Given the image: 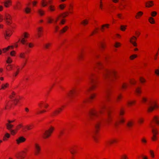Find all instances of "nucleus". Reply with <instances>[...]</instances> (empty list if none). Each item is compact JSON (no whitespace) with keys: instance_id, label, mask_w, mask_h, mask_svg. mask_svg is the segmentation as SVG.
Listing matches in <instances>:
<instances>
[{"instance_id":"obj_11","label":"nucleus","mask_w":159,"mask_h":159,"mask_svg":"<svg viewBox=\"0 0 159 159\" xmlns=\"http://www.w3.org/2000/svg\"><path fill=\"white\" fill-rule=\"evenodd\" d=\"M152 139L153 141H156L157 139V135L158 134L157 130L156 128L152 127Z\"/></svg>"},{"instance_id":"obj_23","label":"nucleus","mask_w":159,"mask_h":159,"mask_svg":"<svg viewBox=\"0 0 159 159\" xmlns=\"http://www.w3.org/2000/svg\"><path fill=\"white\" fill-rule=\"evenodd\" d=\"M4 5L6 7L8 8L11 6L12 1L11 0H6L3 2Z\"/></svg>"},{"instance_id":"obj_50","label":"nucleus","mask_w":159,"mask_h":159,"mask_svg":"<svg viewBox=\"0 0 159 159\" xmlns=\"http://www.w3.org/2000/svg\"><path fill=\"white\" fill-rule=\"evenodd\" d=\"M148 21L151 24H153L155 23L154 19L152 17H150L148 19Z\"/></svg>"},{"instance_id":"obj_64","label":"nucleus","mask_w":159,"mask_h":159,"mask_svg":"<svg viewBox=\"0 0 159 159\" xmlns=\"http://www.w3.org/2000/svg\"><path fill=\"white\" fill-rule=\"evenodd\" d=\"M128 157L127 155L125 154H123L120 157V159H128Z\"/></svg>"},{"instance_id":"obj_36","label":"nucleus","mask_w":159,"mask_h":159,"mask_svg":"<svg viewBox=\"0 0 159 159\" xmlns=\"http://www.w3.org/2000/svg\"><path fill=\"white\" fill-rule=\"evenodd\" d=\"M143 14V12L139 11L138 12L135 16V18L136 19H140Z\"/></svg>"},{"instance_id":"obj_9","label":"nucleus","mask_w":159,"mask_h":159,"mask_svg":"<svg viewBox=\"0 0 159 159\" xmlns=\"http://www.w3.org/2000/svg\"><path fill=\"white\" fill-rule=\"evenodd\" d=\"M41 147L39 144L36 143L34 144V154L35 156L38 155L40 153Z\"/></svg>"},{"instance_id":"obj_28","label":"nucleus","mask_w":159,"mask_h":159,"mask_svg":"<svg viewBox=\"0 0 159 159\" xmlns=\"http://www.w3.org/2000/svg\"><path fill=\"white\" fill-rule=\"evenodd\" d=\"M135 93L136 95H140L142 93V88L141 87H138L135 90Z\"/></svg>"},{"instance_id":"obj_54","label":"nucleus","mask_w":159,"mask_h":159,"mask_svg":"<svg viewBox=\"0 0 159 159\" xmlns=\"http://www.w3.org/2000/svg\"><path fill=\"white\" fill-rule=\"evenodd\" d=\"M129 83L130 84L135 85L136 83V81L134 78L130 79L129 81Z\"/></svg>"},{"instance_id":"obj_22","label":"nucleus","mask_w":159,"mask_h":159,"mask_svg":"<svg viewBox=\"0 0 159 159\" xmlns=\"http://www.w3.org/2000/svg\"><path fill=\"white\" fill-rule=\"evenodd\" d=\"M110 25L109 24H106L101 25L100 28V30L102 32L105 31L106 29H108L109 28Z\"/></svg>"},{"instance_id":"obj_46","label":"nucleus","mask_w":159,"mask_h":159,"mask_svg":"<svg viewBox=\"0 0 159 159\" xmlns=\"http://www.w3.org/2000/svg\"><path fill=\"white\" fill-rule=\"evenodd\" d=\"M121 46V43L119 42L116 41L114 44V46L116 48H119Z\"/></svg>"},{"instance_id":"obj_43","label":"nucleus","mask_w":159,"mask_h":159,"mask_svg":"<svg viewBox=\"0 0 159 159\" xmlns=\"http://www.w3.org/2000/svg\"><path fill=\"white\" fill-rule=\"evenodd\" d=\"M89 21L88 19H85L84 20L81 22L80 24L84 26H85L88 24Z\"/></svg>"},{"instance_id":"obj_42","label":"nucleus","mask_w":159,"mask_h":159,"mask_svg":"<svg viewBox=\"0 0 159 159\" xmlns=\"http://www.w3.org/2000/svg\"><path fill=\"white\" fill-rule=\"evenodd\" d=\"M10 134L8 133H6L3 137V139L4 141H7L8 140V139L10 137Z\"/></svg>"},{"instance_id":"obj_21","label":"nucleus","mask_w":159,"mask_h":159,"mask_svg":"<svg viewBox=\"0 0 159 159\" xmlns=\"http://www.w3.org/2000/svg\"><path fill=\"white\" fill-rule=\"evenodd\" d=\"M13 9L15 10H20L21 9V5L19 1L16 2V4L13 6Z\"/></svg>"},{"instance_id":"obj_35","label":"nucleus","mask_w":159,"mask_h":159,"mask_svg":"<svg viewBox=\"0 0 159 159\" xmlns=\"http://www.w3.org/2000/svg\"><path fill=\"white\" fill-rule=\"evenodd\" d=\"M8 122L6 124V126L7 129L10 130L13 127L14 125L10 123V121H7Z\"/></svg>"},{"instance_id":"obj_1","label":"nucleus","mask_w":159,"mask_h":159,"mask_svg":"<svg viewBox=\"0 0 159 159\" xmlns=\"http://www.w3.org/2000/svg\"><path fill=\"white\" fill-rule=\"evenodd\" d=\"M111 74V80L114 81L118 80L120 77L119 75L115 70L112 69L109 70L106 68L104 70V72L103 73V77L104 80H107L110 78V75Z\"/></svg>"},{"instance_id":"obj_47","label":"nucleus","mask_w":159,"mask_h":159,"mask_svg":"<svg viewBox=\"0 0 159 159\" xmlns=\"http://www.w3.org/2000/svg\"><path fill=\"white\" fill-rule=\"evenodd\" d=\"M69 151L71 154L73 155H74L77 152L75 149L73 147H71L70 148Z\"/></svg>"},{"instance_id":"obj_58","label":"nucleus","mask_w":159,"mask_h":159,"mask_svg":"<svg viewBox=\"0 0 159 159\" xmlns=\"http://www.w3.org/2000/svg\"><path fill=\"white\" fill-rule=\"evenodd\" d=\"M138 57V55L136 54H134L130 55L129 57V59L130 60H133L135 58H137Z\"/></svg>"},{"instance_id":"obj_32","label":"nucleus","mask_w":159,"mask_h":159,"mask_svg":"<svg viewBox=\"0 0 159 159\" xmlns=\"http://www.w3.org/2000/svg\"><path fill=\"white\" fill-rule=\"evenodd\" d=\"M68 29L69 27L68 26H65L59 31L60 34H61L65 33Z\"/></svg>"},{"instance_id":"obj_31","label":"nucleus","mask_w":159,"mask_h":159,"mask_svg":"<svg viewBox=\"0 0 159 159\" xmlns=\"http://www.w3.org/2000/svg\"><path fill=\"white\" fill-rule=\"evenodd\" d=\"M154 2L152 1H149L146 3V6L148 7H150L154 5Z\"/></svg>"},{"instance_id":"obj_33","label":"nucleus","mask_w":159,"mask_h":159,"mask_svg":"<svg viewBox=\"0 0 159 159\" xmlns=\"http://www.w3.org/2000/svg\"><path fill=\"white\" fill-rule=\"evenodd\" d=\"M32 128V126L31 125H28L24 126L23 127V131H25L31 129Z\"/></svg>"},{"instance_id":"obj_60","label":"nucleus","mask_w":159,"mask_h":159,"mask_svg":"<svg viewBox=\"0 0 159 159\" xmlns=\"http://www.w3.org/2000/svg\"><path fill=\"white\" fill-rule=\"evenodd\" d=\"M139 81L142 84H144L146 82V80L143 77H140L139 78Z\"/></svg>"},{"instance_id":"obj_56","label":"nucleus","mask_w":159,"mask_h":159,"mask_svg":"<svg viewBox=\"0 0 159 159\" xmlns=\"http://www.w3.org/2000/svg\"><path fill=\"white\" fill-rule=\"evenodd\" d=\"M47 23H52L53 22L54 19L51 16H48L47 17Z\"/></svg>"},{"instance_id":"obj_12","label":"nucleus","mask_w":159,"mask_h":159,"mask_svg":"<svg viewBox=\"0 0 159 159\" xmlns=\"http://www.w3.org/2000/svg\"><path fill=\"white\" fill-rule=\"evenodd\" d=\"M76 87L72 88L68 92V96L71 98H73L76 93Z\"/></svg>"},{"instance_id":"obj_29","label":"nucleus","mask_w":159,"mask_h":159,"mask_svg":"<svg viewBox=\"0 0 159 159\" xmlns=\"http://www.w3.org/2000/svg\"><path fill=\"white\" fill-rule=\"evenodd\" d=\"M101 124L99 123H97L95 125L94 131L96 133H98L99 131Z\"/></svg>"},{"instance_id":"obj_51","label":"nucleus","mask_w":159,"mask_h":159,"mask_svg":"<svg viewBox=\"0 0 159 159\" xmlns=\"http://www.w3.org/2000/svg\"><path fill=\"white\" fill-rule=\"evenodd\" d=\"M42 5L43 7H45L47 6L48 4V2H47L46 0H42L41 2Z\"/></svg>"},{"instance_id":"obj_59","label":"nucleus","mask_w":159,"mask_h":159,"mask_svg":"<svg viewBox=\"0 0 159 159\" xmlns=\"http://www.w3.org/2000/svg\"><path fill=\"white\" fill-rule=\"evenodd\" d=\"M39 14L41 16H43L45 14V11L42 9H39L38 11Z\"/></svg>"},{"instance_id":"obj_37","label":"nucleus","mask_w":159,"mask_h":159,"mask_svg":"<svg viewBox=\"0 0 159 159\" xmlns=\"http://www.w3.org/2000/svg\"><path fill=\"white\" fill-rule=\"evenodd\" d=\"M9 86V84L8 83H6L5 84H2L1 85L0 90H4L8 87Z\"/></svg>"},{"instance_id":"obj_3","label":"nucleus","mask_w":159,"mask_h":159,"mask_svg":"<svg viewBox=\"0 0 159 159\" xmlns=\"http://www.w3.org/2000/svg\"><path fill=\"white\" fill-rule=\"evenodd\" d=\"M95 74L94 73H91L89 76V82L91 86L87 89L86 92L87 93L96 89L98 87V81L97 79H95Z\"/></svg>"},{"instance_id":"obj_15","label":"nucleus","mask_w":159,"mask_h":159,"mask_svg":"<svg viewBox=\"0 0 159 159\" xmlns=\"http://www.w3.org/2000/svg\"><path fill=\"white\" fill-rule=\"evenodd\" d=\"M69 14V12L68 11L60 14L56 18L55 22L57 23L60 18H65Z\"/></svg>"},{"instance_id":"obj_48","label":"nucleus","mask_w":159,"mask_h":159,"mask_svg":"<svg viewBox=\"0 0 159 159\" xmlns=\"http://www.w3.org/2000/svg\"><path fill=\"white\" fill-rule=\"evenodd\" d=\"M136 102V101L135 100L130 101L128 102L127 105L128 106H132L135 104Z\"/></svg>"},{"instance_id":"obj_44","label":"nucleus","mask_w":159,"mask_h":159,"mask_svg":"<svg viewBox=\"0 0 159 159\" xmlns=\"http://www.w3.org/2000/svg\"><path fill=\"white\" fill-rule=\"evenodd\" d=\"M20 71V68H18L17 69L16 71L13 73V76L14 78H16L17 76L19 74Z\"/></svg>"},{"instance_id":"obj_10","label":"nucleus","mask_w":159,"mask_h":159,"mask_svg":"<svg viewBox=\"0 0 159 159\" xmlns=\"http://www.w3.org/2000/svg\"><path fill=\"white\" fill-rule=\"evenodd\" d=\"M38 106L39 108L41 109H47L48 108H52L51 107L49 108V104L45 102L44 101H41L39 102L38 104Z\"/></svg>"},{"instance_id":"obj_13","label":"nucleus","mask_w":159,"mask_h":159,"mask_svg":"<svg viewBox=\"0 0 159 159\" xmlns=\"http://www.w3.org/2000/svg\"><path fill=\"white\" fill-rule=\"evenodd\" d=\"M25 152L24 151L18 152L16 153L15 156L18 159H23L25 156L23 155V153Z\"/></svg>"},{"instance_id":"obj_27","label":"nucleus","mask_w":159,"mask_h":159,"mask_svg":"<svg viewBox=\"0 0 159 159\" xmlns=\"http://www.w3.org/2000/svg\"><path fill=\"white\" fill-rule=\"evenodd\" d=\"M89 116L92 119H93L98 116V114L96 111L91 110L89 112Z\"/></svg>"},{"instance_id":"obj_18","label":"nucleus","mask_w":159,"mask_h":159,"mask_svg":"<svg viewBox=\"0 0 159 159\" xmlns=\"http://www.w3.org/2000/svg\"><path fill=\"white\" fill-rule=\"evenodd\" d=\"M85 52L83 50L81 51L78 56V59L79 61H83L84 59Z\"/></svg>"},{"instance_id":"obj_63","label":"nucleus","mask_w":159,"mask_h":159,"mask_svg":"<svg viewBox=\"0 0 159 159\" xmlns=\"http://www.w3.org/2000/svg\"><path fill=\"white\" fill-rule=\"evenodd\" d=\"M122 95L121 94H119L117 96L116 98V101L117 102L120 101L122 98Z\"/></svg>"},{"instance_id":"obj_25","label":"nucleus","mask_w":159,"mask_h":159,"mask_svg":"<svg viewBox=\"0 0 159 159\" xmlns=\"http://www.w3.org/2000/svg\"><path fill=\"white\" fill-rule=\"evenodd\" d=\"M52 43L51 42H48L43 45V48L46 50L49 49L51 48Z\"/></svg>"},{"instance_id":"obj_45","label":"nucleus","mask_w":159,"mask_h":159,"mask_svg":"<svg viewBox=\"0 0 159 159\" xmlns=\"http://www.w3.org/2000/svg\"><path fill=\"white\" fill-rule=\"evenodd\" d=\"M153 120L157 125H159V117L157 116H155L153 118Z\"/></svg>"},{"instance_id":"obj_40","label":"nucleus","mask_w":159,"mask_h":159,"mask_svg":"<svg viewBox=\"0 0 159 159\" xmlns=\"http://www.w3.org/2000/svg\"><path fill=\"white\" fill-rule=\"evenodd\" d=\"M129 85L126 82H123V83L122 86H121V89H123L126 90Z\"/></svg>"},{"instance_id":"obj_55","label":"nucleus","mask_w":159,"mask_h":159,"mask_svg":"<svg viewBox=\"0 0 159 159\" xmlns=\"http://www.w3.org/2000/svg\"><path fill=\"white\" fill-rule=\"evenodd\" d=\"M141 141L143 145H145L147 143V140L146 138L143 137L141 139Z\"/></svg>"},{"instance_id":"obj_19","label":"nucleus","mask_w":159,"mask_h":159,"mask_svg":"<svg viewBox=\"0 0 159 159\" xmlns=\"http://www.w3.org/2000/svg\"><path fill=\"white\" fill-rule=\"evenodd\" d=\"M26 139L23 136H20L16 139V143L17 144H19L20 143L25 142Z\"/></svg>"},{"instance_id":"obj_26","label":"nucleus","mask_w":159,"mask_h":159,"mask_svg":"<svg viewBox=\"0 0 159 159\" xmlns=\"http://www.w3.org/2000/svg\"><path fill=\"white\" fill-rule=\"evenodd\" d=\"M96 67L99 70H101L103 68L104 66L102 62L98 61L97 62Z\"/></svg>"},{"instance_id":"obj_61","label":"nucleus","mask_w":159,"mask_h":159,"mask_svg":"<svg viewBox=\"0 0 159 159\" xmlns=\"http://www.w3.org/2000/svg\"><path fill=\"white\" fill-rule=\"evenodd\" d=\"M18 44L17 43H16L14 44L13 45L9 46L10 47V49H13L14 48H17L18 47Z\"/></svg>"},{"instance_id":"obj_20","label":"nucleus","mask_w":159,"mask_h":159,"mask_svg":"<svg viewBox=\"0 0 159 159\" xmlns=\"http://www.w3.org/2000/svg\"><path fill=\"white\" fill-rule=\"evenodd\" d=\"M111 93V89H108L106 91V93L105 98L106 100L109 101L110 99V96Z\"/></svg>"},{"instance_id":"obj_7","label":"nucleus","mask_w":159,"mask_h":159,"mask_svg":"<svg viewBox=\"0 0 159 159\" xmlns=\"http://www.w3.org/2000/svg\"><path fill=\"white\" fill-rule=\"evenodd\" d=\"M54 128L52 126L50 127L48 129L46 130L44 132L42 136L44 139H46L49 138L54 130Z\"/></svg>"},{"instance_id":"obj_17","label":"nucleus","mask_w":159,"mask_h":159,"mask_svg":"<svg viewBox=\"0 0 159 159\" xmlns=\"http://www.w3.org/2000/svg\"><path fill=\"white\" fill-rule=\"evenodd\" d=\"M5 19L8 25H10L12 23V17L9 14H6Z\"/></svg>"},{"instance_id":"obj_53","label":"nucleus","mask_w":159,"mask_h":159,"mask_svg":"<svg viewBox=\"0 0 159 159\" xmlns=\"http://www.w3.org/2000/svg\"><path fill=\"white\" fill-rule=\"evenodd\" d=\"M118 142V139L116 138H113L111 140H110L109 141V143L111 144H112L114 143H117Z\"/></svg>"},{"instance_id":"obj_57","label":"nucleus","mask_w":159,"mask_h":159,"mask_svg":"<svg viewBox=\"0 0 159 159\" xmlns=\"http://www.w3.org/2000/svg\"><path fill=\"white\" fill-rule=\"evenodd\" d=\"M134 122L132 120H129L127 123V125L129 127H131L133 125Z\"/></svg>"},{"instance_id":"obj_16","label":"nucleus","mask_w":159,"mask_h":159,"mask_svg":"<svg viewBox=\"0 0 159 159\" xmlns=\"http://www.w3.org/2000/svg\"><path fill=\"white\" fill-rule=\"evenodd\" d=\"M12 32L11 30H6L4 34L5 39L8 40L9 37L11 35Z\"/></svg>"},{"instance_id":"obj_8","label":"nucleus","mask_w":159,"mask_h":159,"mask_svg":"<svg viewBox=\"0 0 159 159\" xmlns=\"http://www.w3.org/2000/svg\"><path fill=\"white\" fill-rule=\"evenodd\" d=\"M30 36L29 34L27 32H25L21 36V43L23 44H24L27 42L26 39L28 38Z\"/></svg>"},{"instance_id":"obj_4","label":"nucleus","mask_w":159,"mask_h":159,"mask_svg":"<svg viewBox=\"0 0 159 159\" xmlns=\"http://www.w3.org/2000/svg\"><path fill=\"white\" fill-rule=\"evenodd\" d=\"M97 93H92L89 95L88 99L84 100L83 102L80 104V108L82 109H87L88 108L89 105L88 102H91L96 98Z\"/></svg>"},{"instance_id":"obj_5","label":"nucleus","mask_w":159,"mask_h":159,"mask_svg":"<svg viewBox=\"0 0 159 159\" xmlns=\"http://www.w3.org/2000/svg\"><path fill=\"white\" fill-rule=\"evenodd\" d=\"M23 98L21 96H17L16 100H11L6 102V109H13L19 101L22 99Z\"/></svg>"},{"instance_id":"obj_24","label":"nucleus","mask_w":159,"mask_h":159,"mask_svg":"<svg viewBox=\"0 0 159 159\" xmlns=\"http://www.w3.org/2000/svg\"><path fill=\"white\" fill-rule=\"evenodd\" d=\"M125 121V119L123 118H120L119 120L116 121L114 123V125L116 127H117L120 123H123Z\"/></svg>"},{"instance_id":"obj_6","label":"nucleus","mask_w":159,"mask_h":159,"mask_svg":"<svg viewBox=\"0 0 159 159\" xmlns=\"http://www.w3.org/2000/svg\"><path fill=\"white\" fill-rule=\"evenodd\" d=\"M26 52H22L19 54V57L20 58L24 59V61L23 62L21 65L22 68H23L26 65L28 60L29 57H26Z\"/></svg>"},{"instance_id":"obj_62","label":"nucleus","mask_w":159,"mask_h":159,"mask_svg":"<svg viewBox=\"0 0 159 159\" xmlns=\"http://www.w3.org/2000/svg\"><path fill=\"white\" fill-rule=\"evenodd\" d=\"M23 127H24V126H23L22 125L19 124L16 127L15 129H16L17 131L20 129L21 128L22 130L23 131Z\"/></svg>"},{"instance_id":"obj_2","label":"nucleus","mask_w":159,"mask_h":159,"mask_svg":"<svg viewBox=\"0 0 159 159\" xmlns=\"http://www.w3.org/2000/svg\"><path fill=\"white\" fill-rule=\"evenodd\" d=\"M141 102L143 104L146 103L149 106L148 109H154L159 108V104L156 100H153L152 99H148V98L146 96H143L141 100Z\"/></svg>"},{"instance_id":"obj_52","label":"nucleus","mask_w":159,"mask_h":159,"mask_svg":"<svg viewBox=\"0 0 159 159\" xmlns=\"http://www.w3.org/2000/svg\"><path fill=\"white\" fill-rule=\"evenodd\" d=\"M25 11L26 13L29 14L31 11V9L29 7H26L25 8Z\"/></svg>"},{"instance_id":"obj_34","label":"nucleus","mask_w":159,"mask_h":159,"mask_svg":"<svg viewBox=\"0 0 159 159\" xmlns=\"http://www.w3.org/2000/svg\"><path fill=\"white\" fill-rule=\"evenodd\" d=\"M68 104L67 103H64L61 104L59 108L58 109H63L67 108Z\"/></svg>"},{"instance_id":"obj_39","label":"nucleus","mask_w":159,"mask_h":159,"mask_svg":"<svg viewBox=\"0 0 159 159\" xmlns=\"http://www.w3.org/2000/svg\"><path fill=\"white\" fill-rule=\"evenodd\" d=\"M48 9L50 11L53 12L56 10V8L54 5L51 4L48 7Z\"/></svg>"},{"instance_id":"obj_49","label":"nucleus","mask_w":159,"mask_h":159,"mask_svg":"<svg viewBox=\"0 0 159 159\" xmlns=\"http://www.w3.org/2000/svg\"><path fill=\"white\" fill-rule=\"evenodd\" d=\"M13 67L12 65L9 64L6 66V69L7 71H10L12 70Z\"/></svg>"},{"instance_id":"obj_38","label":"nucleus","mask_w":159,"mask_h":159,"mask_svg":"<svg viewBox=\"0 0 159 159\" xmlns=\"http://www.w3.org/2000/svg\"><path fill=\"white\" fill-rule=\"evenodd\" d=\"M43 31V28L40 27L38 28V35L39 37L41 36Z\"/></svg>"},{"instance_id":"obj_14","label":"nucleus","mask_w":159,"mask_h":159,"mask_svg":"<svg viewBox=\"0 0 159 159\" xmlns=\"http://www.w3.org/2000/svg\"><path fill=\"white\" fill-rule=\"evenodd\" d=\"M137 38L134 36H132L129 39V42L134 47H137V43H136L137 40Z\"/></svg>"},{"instance_id":"obj_41","label":"nucleus","mask_w":159,"mask_h":159,"mask_svg":"<svg viewBox=\"0 0 159 159\" xmlns=\"http://www.w3.org/2000/svg\"><path fill=\"white\" fill-rule=\"evenodd\" d=\"M99 29L98 28H96L90 33L89 36H91L98 33Z\"/></svg>"},{"instance_id":"obj_30","label":"nucleus","mask_w":159,"mask_h":159,"mask_svg":"<svg viewBox=\"0 0 159 159\" xmlns=\"http://www.w3.org/2000/svg\"><path fill=\"white\" fill-rule=\"evenodd\" d=\"M17 96H20L19 95L16 94V93L13 92H12L11 94L10 95L9 97L12 100H16Z\"/></svg>"}]
</instances>
